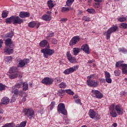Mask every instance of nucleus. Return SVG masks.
I'll return each mask as SVG.
<instances>
[{"label":"nucleus","instance_id":"44","mask_svg":"<svg viewBox=\"0 0 127 127\" xmlns=\"http://www.w3.org/2000/svg\"><path fill=\"white\" fill-rule=\"evenodd\" d=\"M65 92L66 93H67V94H68L69 95H74V92L70 89L66 90Z\"/></svg>","mask_w":127,"mask_h":127},{"label":"nucleus","instance_id":"3","mask_svg":"<svg viewBox=\"0 0 127 127\" xmlns=\"http://www.w3.org/2000/svg\"><path fill=\"white\" fill-rule=\"evenodd\" d=\"M6 23L10 24L11 22L13 24H21L23 22V19L20 18L19 16L16 15H13L5 19Z\"/></svg>","mask_w":127,"mask_h":127},{"label":"nucleus","instance_id":"15","mask_svg":"<svg viewBox=\"0 0 127 127\" xmlns=\"http://www.w3.org/2000/svg\"><path fill=\"white\" fill-rule=\"evenodd\" d=\"M19 64H18V67L19 68H22L24 67L26 64H28L29 63V59H24L18 61Z\"/></svg>","mask_w":127,"mask_h":127},{"label":"nucleus","instance_id":"49","mask_svg":"<svg viewBox=\"0 0 127 127\" xmlns=\"http://www.w3.org/2000/svg\"><path fill=\"white\" fill-rule=\"evenodd\" d=\"M67 20V18H63L60 20V21L62 23H63L64 22H66Z\"/></svg>","mask_w":127,"mask_h":127},{"label":"nucleus","instance_id":"56","mask_svg":"<svg viewBox=\"0 0 127 127\" xmlns=\"http://www.w3.org/2000/svg\"><path fill=\"white\" fill-rule=\"evenodd\" d=\"M2 43H3V41L2 39H0V48L2 47Z\"/></svg>","mask_w":127,"mask_h":127},{"label":"nucleus","instance_id":"19","mask_svg":"<svg viewBox=\"0 0 127 127\" xmlns=\"http://www.w3.org/2000/svg\"><path fill=\"white\" fill-rule=\"evenodd\" d=\"M104 73H105L106 81L107 82V83H108V84H111V83H112V78H111V74H110L109 72L107 71H105Z\"/></svg>","mask_w":127,"mask_h":127},{"label":"nucleus","instance_id":"61","mask_svg":"<svg viewBox=\"0 0 127 127\" xmlns=\"http://www.w3.org/2000/svg\"><path fill=\"white\" fill-rule=\"evenodd\" d=\"M103 0H94L96 2H102Z\"/></svg>","mask_w":127,"mask_h":127},{"label":"nucleus","instance_id":"45","mask_svg":"<svg viewBox=\"0 0 127 127\" xmlns=\"http://www.w3.org/2000/svg\"><path fill=\"white\" fill-rule=\"evenodd\" d=\"M52 43L53 44H54L55 45H56V44L58 43V40H57V39H56V38H54L52 40Z\"/></svg>","mask_w":127,"mask_h":127},{"label":"nucleus","instance_id":"23","mask_svg":"<svg viewBox=\"0 0 127 127\" xmlns=\"http://www.w3.org/2000/svg\"><path fill=\"white\" fill-rule=\"evenodd\" d=\"M80 48H73V54L74 56H77L79 53H80Z\"/></svg>","mask_w":127,"mask_h":127},{"label":"nucleus","instance_id":"30","mask_svg":"<svg viewBox=\"0 0 127 127\" xmlns=\"http://www.w3.org/2000/svg\"><path fill=\"white\" fill-rule=\"evenodd\" d=\"M15 126L14 124L11 123H7L3 126L2 127H13Z\"/></svg>","mask_w":127,"mask_h":127},{"label":"nucleus","instance_id":"11","mask_svg":"<svg viewBox=\"0 0 127 127\" xmlns=\"http://www.w3.org/2000/svg\"><path fill=\"white\" fill-rule=\"evenodd\" d=\"M78 68H79V65L74 66L73 67H71L65 69L64 71V73L65 75H69V74L73 73V72H75V71H76L77 70H78Z\"/></svg>","mask_w":127,"mask_h":127},{"label":"nucleus","instance_id":"41","mask_svg":"<svg viewBox=\"0 0 127 127\" xmlns=\"http://www.w3.org/2000/svg\"><path fill=\"white\" fill-rule=\"evenodd\" d=\"M114 74L116 76H120V75L121 74V70L119 69L115 70L114 71Z\"/></svg>","mask_w":127,"mask_h":127},{"label":"nucleus","instance_id":"29","mask_svg":"<svg viewBox=\"0 0 127 127\" xmlns=\"http://www.w3.org/2000/svg\"><path fill=\"white\" fill-rule=\"evenodd\" d=\"M64 94H65V91L64 90L60 89L58 91V95L60 96V97H63V96H64Z\"/></svg>","mask_w":127,"mask_h":127},{"label":"nucleus","instance_id":"40","mask_svg":"<svg viewBox=\"0 0 127 127\" xmlns=\"http://www.w3.org/2000/svg\"><path fill=\"white\" fill-rule=\"evenodd\" d=\"M118 21L120 22H124V21H126L127 20V18L125 17H122L118 19Z\"/></svg>","mask_w":127,"mask_h":127},{"label":"nucleus","instance_id":"18","mask_svg":"<svg viewBox=\"0 0 127 127\" xmlns=\"http://www.w3.org/2000/svg\"><path fill=\"white\" fill-rule=\"evenodd\" d=\"M81 49L82 51H84L85 53L86 54H90V48L89 47V45L87 44H85L82 45L81 47Z\"/></svg>","mask_w":127,"mask_h":127},{"label":"nucleus","instance_id":"55","mask_svg":"<svg viewBox=\"0 0 127 127\" xmlns=\"http://www.w3.org/2000/svg\"><path fill=\"white\" fill-rule=\"evenodd\" d=\"M54 36V33H52L50 34L47 37H53Z\"/></svg>","mask_w":127,"mask_h":127},{"label":"nucleus","instance_id":"60","mask_svg":"<svg viewBox=\"0 0 127 127\" xmlns=\"http://www.w3.org/2000/svg\"><path fill=\"white\" fill-rule=\"evenodd\" d=\"M118 127V124H117L116 123H114V124L112 125V127Z\"/></svg>","mask_w":127,"mask_h":127},{"label":"nucleus","instance_id":"12","mask_svg":"<svg viewBox=\"0 0 127 127\" xmlns=\"http://www.w3.org/2000/svg\"><path fill=\"white\" fill-rule=\"evenodd\" d=\"M80 41V36H74L71 40L69 41V46H74V45H76L78 42Z\"/></svg>","mask_w":127,"mask_h":127},{"label":"nucleus","instance_id":"26","mask_svg":"<svg viewBox=\"0 0 127 127\" xmlns=\"http://www.w3.org/2000/svg\"><path fill=\"white\" fill-rule=\"evenodd\" d=\"M124 61H120L119 62H117L116 64V67H122V66L124 65Z\"/></svg>","mask_w":127,"mask_h":127},{"label":"nucleus","instance_id":"21","mask_svg":"<svg viewBox=\"0 0 127 127\" xmlns=\"http://www.w3.org/2000/svg\"><path fill=\"white\" fill-rule=\"evenodd\" d=\"M52 18V17L51 15L47 14H44L41 17V19H42V20H44L45 21H50Z\"/></svg>","mask_w":127,"mask_h":127},{"label":"nucleus","instance_id":"20","mask_svg":"<svg viewBox=\"0 0 127 127\" xmlns=\"http://www.w3.org/2000/svg\"><path fill=\"white\" fill-rule=\"evenodd\" d=\"M19 16L21 18H25V17H29V16H30V13L28 12H20L19 14Z\"/></svg>","mask_w":127,"mask_h":127},{"label":"nucleus","instance_id":"5","mask_svg":"<svg viewBox=\"0 0 127 127\" xmlns=\"http://www.w3.org/2000/svg\"><path fill=\"white\" fill-rule=\"evenodd\" d=\"M23 114L25 117H27L28 119H30L35 117L34 110L31 108H24L23 110Z\"/></svg>","mask_w":127,"mask_h":127},{"label":"nucleus","instance_id":"58","mask_svg":"<svg viewBox=\"0 0 127 127\" xmlns=\"http://www.w3.org/2000/svg\"><path fill=\"white\" fill-rule=\"evenodd\" d=\"M15 96L13 95L12 99L11 100V103H13L14 102H15V98H14Z\"/></svg>","mask_w":127,"mask_h":127},{"label":"nucleus","instance_id":"32","mask_svg":"<svg viewBox=\"0 0 127 127\" xmlns=\"http://www.w3.org/2000/svg\"><path fill=\"white\" fill-rule=\"evenodd\" d=\"M59 87L61 89H65L67 87V85L64 82H62L59 84Z\"/></svg>","mask_w":127,"mask_h":127},{"label":"nucleus","instance_id":"64","mask_svg":"<svg viewBox=\"0 0 127 127\" xmlns=\"http://www.w3.org/2000/svg\"><path fill=\"white\" fill-rule=\"evenodd\" d=\"M94 62V60H90L88 62V63H93Z\"/></svg>","mask_w":127,"mask_h":127},{"label":"nucleus","instance_id":"51","mask_svg":"<svg viewBox=\"0 0 127 127\" xmlns=\"http://www.w3.org/2000/svg\"><path fill=\"white\" fill-rule=\"evenodd\" d=\"M122 74H125V75H127V68L122 69Z\"/></svg>","mask_w":127,"mask_h":127},{"label":"nucleus","instance_id":"43","mask_svg":"<svg viewBox=\"0 0 127 127\" xmlns=\"http://www.w3.org/2000/svg\"><path fill=\"white\" fill-rule=\"evenodd\" d=\"M13 32L12 31H11L10 32H9L7 34V37H10V38H11L12 36H13Z\"/></svg>","mask_w":127,"mask_h":127},{"label":"nucleus","instance_id":"34","mask_svg":"<svg viewBox=\"0 0 127 127\" xmlns=\"http://www.w3.org/2000/svg\"><path fill=\"white\" fill-rule=\"evenodd\" d=\"M120 28H124V29H127V23H122L120 24Z\"/></svg>","mask_w":127,"mask_h":127},{"label":"nucleus","instance_id":"63","mask_svg":"<svg viewBox=\"0 0 127 127\" xmlns=\"http://www.w3.org/2000/svg\"><path fill=\"white\" fill-rule=\"evenodd\" d=\"M0 114H3V110L1 108H0Z\"/></svg>","mask_w":127,"mask_h":127},{"label":"nucleus","instance_id":"62","mask_svg":"<svg viewBox=\"0 0 127 127\" xmlns=\"http://www.w3.org/2000/svg\"><path fill=\"white\" fill-rule=\"evenodd\" d=\"M119 51L121 52H124L125 51V49H119Z\"/></svg>","mask_w":127,"mask_h":127},{"label":"nucleus","instance_id":"57","mask_svg":"<svg viewBox=\"0 0 127 127\" xmlns=\"http://www.w3.org/2000/svg\"><path fill=\"white\" fill-rule=\"evenodd\" d=\"M65 124H69L70 123V120L68 119H65Z\"/></svg>","mask_w":127,"mask_h":127},{"label":"nucleus","instance_id":"48","mask_svg":"<svg viewBox=\"0 0 127 127\" xmlns=\"http://www.w3.org/2000/svg\"><path fill=\"white\" fill-rule=\"evenodd\" d=\"M63 79V78H62V77H57L56 78V80L57 83H61V82H62Z\"/></svg>","mask_w":127,"mask_h":127},{"label":"nucleus","instance_id":"17","mask_svg":"<svg viewBox=\"0 0 127 127\" xmlns=\"http://www.w3.org/2000/svg\"><path fill=\"white\" fill-rule=\"evenodd\" d=\"M114 110L116 111L117 114L119 115L124 114V112H123L124 109H123V107H122V105L120 104H118L116 106L114 104Z\"/></svg>","mask_w":127,"mask_h":127},{"label":"nucleus","instance_id":"4","mask_svg":"<svg viewBox=\"0 0 127 127\" xmlns=\"http://www.w3.org/2000/svg\"><path fill=\"white\" fill-rule=\"evenodd\" d=\"M95 75L94 74L89 75L87 77L88 79L86 81L87 84L89 87H92L93 88H96L99 86V81L92 79H94Z\"/></svg>","mask_w":127,"mask_h":127},{"label":"nucleus","instance_id":"52","mask_svg":"<svg viewBox=\"0 0 127 127\" xmlns=\"http://www.w3.org/2000/svg\"><path fill=\"white\" fill-rule=\"evenodd\" d=\"M121 67H122V70L125 69H127V64H124L122 65V66H121Z\"/></svg>","mask_w":127,"mask_h":127},{"label":"nucleus","instance_id":"16","mask_svg":"<svg viewBox=\"0 0 127 127\" xmlns=\"http://www.w3.org/2000/svg\"><path fill=\"white\" fill-rule=\"evenodd\" d=\"M66 57L67 59L68 60L70 63H76L77 61H76V58L73 57V56L70 53V51H68L66 53Z\"/></svg>","mask_w":127,"mask_h":127},{"label":"nucleus","instance_id":"38","mask_svg":"<svg viewBox=\"0 0 127 127\" xmlns=\"http://www.w3.org/2000/svg\"><path fill=\"white\" fill-rule=\"evenodd\" d=\"M54 106H55V101H52L50 105V111H52L54 108Z\"/></svg>","mask_w":127,"mask_h":127},{"label":"nucleus","instance_id":"7","mask_svg":"<svg viewBox=\"0 0 127 127\" xmlns=\"http://www.w3.org/2000/svg\"><path fill=\"white\" fill-rule=\"evenodd\" d=\"M88 115L91 119L96 121L101 120V116L98 113H96L93 109H90L88 112Z\"/></svg>","mask_w":127,"mask_h":127},{"label":"nucleus","instance_id":"14","mask_svg":"<svg viewBox=\"0 0 127 127\" xmlns=\"http://www.w3.org/2000/svg\"><path fill=\"white\" fill-rule=\"evenodd\" d=\"M54 81V80L50 77H45L42 80V83L45 85H47V86L52 84V83H53Z\"/></svg>","mask_w":127,"mask_h":127},{"label":"nucleus","instance_id":"1","mask_svg":"<svg viewBox=\"0 0 127 127\" xmlns=\"http://www.w3.org/2000/svg\"><path fill=\"white\" fill-rule=\"evenodd\" d=\"M39 46L40 47L42 48L46 47L47 46V48L41 50V53H43V57L45 58H48L49 56H52V55H53L55 53V51H54V50L50 49V45L46 40L42 41L39 43Z\"/></svg>","mask_w":127,"mask_h":127},{"label":"nucleus","instance_id":"22","mask_svg":"<svg viewBox=\"0 0 127 127\" xmlns=\"http://www.w3.org/2000/svg\"><path fill=\"white\" fill-rule=\"evenodd\" d=\"M1 103L3 105H7L9 103V98L6 97H4L1 99Z\"/></svg>","mask_w":127,"mask_h":127},{"label":"nucleus","instance_id":"2","mask_svg":"<svg viewBox=\"0 0 127 127\" xmlns=\"http://www.w3.org/2000/svg\"><path fill=\"white\" fill-rule=\"evenodd\" d=\"M5 48L4 49V52L8 53V54H12L13 53V49L14 45L11 41V39H7L5 40Z\"/></svg>","mask_w":127,"mask_h":127},{"label":"nucleus","instance_id":"27","mask_svg":"<svg viewBox=\"0 0 127 127\" xmlns=\"http://www.w3.org/2000/svg\"><path fill=\"white\" fill-rule=\"evenodd\" d=\"M12 93H13L14 95H18V89L14 86L12 87Z\"/></svg>","mask_w":127,"mask_h":127},{"label":"nucleus","instance_id":"28","mask_svg":"<svg viewBox=\"0 0 127 127\" xmlns=\"http://www.w3.org/2000/svg\"><path fill=\"white\" fill-rule=\"evenodd\" d=\"M26 123H27L26 121H23L21 122L20 125H17L16 127H25V126H26Z\"/></svg>","mask_w":127,"mask_h":127},{"label":"nucleus","instance_id":"54","mask_svg":"<svg viewBox=\"0 0 127 127\" xmlns=\"http://www.w3.org/2000/svg\"><path fill=\"white\" fill-rule=\"evenodd\" d=\"M21 101L22 102H25V101H26V96L23 97L21 99Z\"/></svg>","mask_w":127,"mask_h":127},{"label":"nucleus","instance_id":"47","mask_svg":"<svg viewBox=\"0 0 127 127\" xmlns=\"http://www.w3.org/2000/svg\"><path fill=\"white\" fill-rule=\"evenodd\" d=\"M4 89H5V86L2 83H0V91H3Z\"/></svg>","mask_w":127,"mask_h":127},{"label":"nucleus","instance_id":"37","mask_svg":"<svg viewBox=\"0 0 127 127\" xmlns=\"http://www.w3.org/2000/svg\"><path fill=\"white\" fill-rule=\"evenodd\" d=\"M12 60V58L11 56L6 57L5 58V61L6 62H10Z\"/></svg>","mask_w":127,"mask_h":127},{"label":"nucleus","instance_id":"25","mask_svg":"<svg viewBox=\"0 0 127 127\" xmlns=\"http://www.w3.org/2000/svg\"><path fill=\"white\" fill-rule=\"evenodd\" d=\"M48 6L49 7L50 9H51L52 7H54V3L53 1L51 0H48L47 2Z\"/></svg>","mask_w":127,"mask_h":127},{"label":"nucleus","instance_id":"42","mask_svg":"<svg viewBox=\"0 0 127 127\" xmlns=\"http://www.w3.org/2000/svg\"><path fill=\"white\" fill-rule=\"evenodd\" d=\"M86 11L89 12V13H95V9L93 8H88L86 10Z\"/></svg>","mask_w":127,"mask_h":127},{"label":"nucleus","instance_id":"46","mask_svg":"<svg viewBox=\"0 0 127 127\" xmlns=\"http://www.w3.org/2000/svg\"><path fill=\"white\" fill-rule=\"evenodd\" d=\"M7 12H5V11H3L2 13V17L3 18H5V17H7Z\"/></svg>","mask_w":127,"mask_h":127},{"label":"nucleus","instance_id":"6","mask_svg":"<svg viewBox=\"0 0 127 127\" xmlns=\"http://www.w3.org/2000/svg\"><path fill=\"white\" fill-rule=\"evenodd\" d=\"M9 78L10 79H15L18 77L17 72V68L16 67L12 66L9 70Z\"/></svg>","mask_w":127,"mask_h":127},{"label":"nucleus","instance_id":"59","mask_svg":"<svg viewBox=\"0 0 127 127\" xmlns=\"http://www.w3.org/2000/svg\"><path fill=\"white\" fill-rule=\"evenodd\" d=\"M36 28H38L39 27V26H40V23L38 22V23H36Z\"/></svg>","mask_w":127,"mask_h":127},{"label":"nucleus","instance_id":"36","mask_svg":"<svg viewBox=\"0 0 127 127\" xmlns=\"http://www.w3.org/2000/svg\"><path fill=\"white\" fill-rule=\"evenodd\" d=\"M69 10H70L69 7H63L62 9V12H67V11H69Z\"/></svg>","mask_w":127,"mask_h":127},{"label":"nucleus","instance_id":"35","mask_svg":"<svg viewBox=\"0 0 127 127\" xmlns=\"http://www.w3.org/2000/svg\"><path fill=\"white\" fill-rule=\"evenodd\" d=\"M82 20H84V21H91V18L87 16H84L83 17H82Z\"/></svg>","mask_w":127,"mask_h":127},{"label":"nucleus","instance_id":"31","mask_svg":"<svg viewBox=\"0 0 127 127\" xmlns=\"http://www.w3.org/2000/svg\"><path fill=\"white\" fill-rule=\"evenodd\" d=\"M74 0H67L66 4L67 6H71Z\"/></svg>","mask_w":127,"mask_h":127},{"label":"nucleus","instance_id":"39","mask_svg":"<svg viewBox=\"0 0 127 127\" xmlns=\"http://www.w3.org/2000/svg\"><path fill=\"white\" fill-rule=\"evenodd\" d=\"M21 86H22V82L17 83L14 86V87H15V88H17L18 89H19L20 88H21Z\"/></svg>","mask_w":127,"mask_h":127},{"label":"nucleus","instance_id":"53","mask_svg":"<svg viewBox=\"0 0 127 127\" xmlns=\"http://www.w3.org/2000/svg\"><path fill=\"white\" fill-rule=\"evenodd\" d=\"M99 82L101 84H103V83H105V79L104 78H100L99 79Z\"/></svg>","mask_w":127,"mask_h":127},{"label":"nucleus","instance_id":"10","mask_svg":"<svg viewBox=\"0 0 127 127\" xmlns=\"http://www.w3.org/2000/svg\"><path fill=\"white\" fill-rule=\"evenodd\" d=\"M91 96L94 98H96V99H102L104 95L100 92L99 90H96L95 89H93L91 91Z\"/></svg>","mask_w":127,"mask_h":127},{"label":"nucleus","instance_id":"24","mask_svg":"<svg viewBox=\"0 0 127 127\" xmlns=\"http://www.w3.org/2000/svg\"><path fill=\"white\" fill-rule=\"evenodd\" d=\"M22 85L23 91H27V90H28V83H27V82H22Z\"/></svg>","mask_w":127,"mask_h":127},{"label":"nucleus","instance_id":"9","mask_svg":"<svg viewBox=\"0 0 127 127\" xmlns=\"http://www.w3.org/2000/svg\"><path fill=\"white\" fill-rule=\"evenodd\" d=\"M58 111L61 114H63L64 116H67V110L65 108V105L63 103H60L58 106Z\"/></svg>","mask_w":127,"mask_h":127},{"label":"nucleus","instance_id":"13","mask_svg":"<svg viewBox=\"0 0 127 127\" xmlns=\"http://www.w3.org/2000/svg\"><path fill=\"white\" fill-rule=\"evenodd\" d=\"M110 110V116L112 117V118H116L118 114L117 112H116V110H115V104H113L109 107Z\"/></svg>","mask_w":127,"mask_h":127},{"label":"nucleus","instance_id":"33","mask_svg":"<svg viewBox=\"0 0 127 127\" xmlns=\"http://www.w3.org/2000/svg\"><path fill=\"white\" fill-rule=\"evenodd\" d=\"M35 25H36V23L34 21L30 22L28 24L29 27H31V28H33Z\"/></svg>","mask_w":127,"mask_h":127},{"label":"nucleus","instance_id":"8","mask_svg":"<svg viewBox=\"0 0 127 127\" xmlns=\"http://www.w3.org/2000/svg\"><path fill=\"white\" fill-rule=\"evenodd\" d=\"M119 28L118 27V26L117 25H113L112 27H111L110 28H109L107 32H106V39L107 40H109L110 38H111V35L113 32H116L117 30H118V29Z\"/></svg>","mask_w":127,"mask_h":127},{"label":"nucleus","instance_id":"50","mask_svg":"<svg viewBox=\"0 0 127 127\" xmlns=\"http://www.w3.org/2000/svg\"><path fill=\"white\" fill-rule=\"evenodd\" d=\"M75 103H76V104H78V105H82V103H81V100L80 99H76L75 101Z\"/></svg>","mask_w":127,"mask_h":127}]
</instances>
